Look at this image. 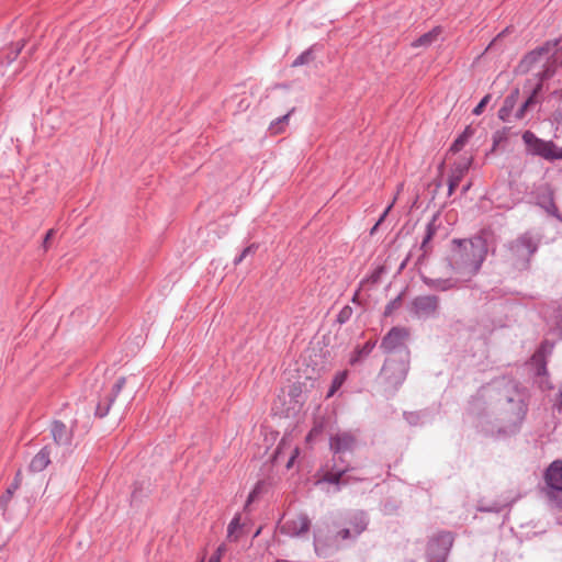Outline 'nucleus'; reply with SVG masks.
I'll return each instance as SVG.
<instances>
[{
	"instance_id": "1",
	"label": "nucleus",
	"mask_w": 562,
	"mask_h": 562,
	"mask_svg": "<svg viewBox=\"0 0 562 562\" xmlns=\"http://www.w3.org/2000/svg\"><path fill=\"white\" fill-rule=\"evenodd\" d=\"M530 394L520 383L494 382L477 390L471 397L468 414L479 431L494 439L520 432L529 409Z\"/></svg>"
},
{
	"instance_id": "2",
	"label": "nucleus",
	"mask_w": 562,
	"mask_h": 562,
	"mask_svg": "<svg viewBox=\"0 0 562 562\" xmlns=\"http://www.w3.org/2000/svg\"><path fill=\"white\" fill-rule=\"evenodd\" d=\"M486 252L485 240L481 237L453 239L449 246L447 260L457 273L471 277L480 270Z\"/></svg>"
},
{
	"instance_id": "3",
	"label": "nucleus",
	"mask_w": 562,
	"mask_h": 562,
	"mask_svg": "<svg viewBox=\"0 0 562 562\" xmlns=\"http://www.w3.org/2000/svg\"><path fill=\"white\" fill-rule=\"evenodd\" d=\"M344 522L346 527L339 529L333 538L323 536L322 530L316 528L314 530V548L317 555H327L335 547V542L355 541L364 532L370 524V517L367 512L362 509H352L346 513Z\"/></svg>"
},
{
	"instance_id": "4",
	"label": "nucleus",
	"mask_w": 562,
	"mask_h": 562,
	"mask_svg": "<svg viewBox=\"0 0 562 562\" xmlns=\"http://www.w3.org/2000/svg\"><path fill=\"white\" fill-rule=\"evenodd\" d=\"M411 359H398L387 357L381 368L379 379L384 386V391L394 395L406 380L409 371Z\"/></svg>"
},
{
	"instance_id": "5",
	"label": "nucleus",
	"mask_w": 562,
	"mask_h": 562,
	"mask_svg": "<svg viewBox=\"0 0 562 562\" xmlns=\"http://www.w3.org/2000/svg\"><path fill=\"white\" fill-rule=\"evenodd\" d=\"M411 331L407 327L394 326L382 338L380 349L389 357L398 359H411V351L407 346Z\"/></svg>"
},
{
	"instance_id": "6",
	"label": "nucleus",
	"mask_w": 562,
	"mask_h": 562,
	"mask_svg": "<svg viewBox=\"0 0 562 562\" xmlns=\"http://www.w3.org/2000/svg\"><path fill=\"white\" fill-rule=\"evenodd\" d=\"M538 249V240L529 234L512 241L506 250V260L517 269H526Z\"/></svg>"
},
{
	"instance_id": "7",
	"label": "nucleus",
	"mask_w": 562,
	"mask_h": 562,
	"mask_svg": "<svg viewBox=\"0 0 562 562\" xmlns=\"http://www.w3.org/2000/svg\"><path fill=\"white\" fill-rule=\"evenodd\" d=\"M351 470L350 465L344 460L342 454L334 456L331 464L326 465V471L318 483L324 482L336 485V490L339 491L341 486L348 485L352 481H359L358 477L348 474Z\"/></svg>"
},
{
	"instance_id": "8",
	"label": "nucleus",
	"mask_w": 562,
	"mask_h": 562,
	"mask_svg": "<svg viewBox=\"0 0 562 562\" xmlns=\"http://www.w3.org/2000/svg\"><path fill=\"white\" fill-rule=\"evenodd\" d=\"M407 310L412 317L419 321L435 318L438 315L439 297L437 295H418L409 302Z\"/></svg>"
},
{
	"instance_id": "9",
	"label": "nucleus",
	"mask_w": 562,
	"mask_h": 562,
	"mask_svg": "<svg viewBox=\"0 0 562 562\" xmlns=\"http://www.w3.org/2000/svg\"><path fill=\"white\" fill-rule=\"evenodd\" d=\"M522 139L531 154L547 160L562 159V147H558L554 143L542 140L530 131L522 134Z\"/></svg>"
},
{
	"instance_id": "10",
	"label": "nucleus",
	"mask_w": 562,
	"mask_h": 562,
	"mask_svg": "<svg viewBox=\"0 0 562 562\" xmlns=\"http://www.w3.org/2000/svg\"><path fill=\"white\" fill-rule=\"evenodd\" d=\"M454 542V536L451 531H439L431 537L427 544L428 559L447 561L450 550Z\"/></svg>"
},
{
	"instance_id": "11",
	"label": "nucleus",
	"mask_w": 562,
	"mask_h": 562,
	"mask_svg": "<svg viewBox=\"0 0 562 562\" xmlns=\"http://www.w3.org/2000/svg\"><path fill=\"white\" fill-rule=\"evenodd\" d=\"M357 446V436L350 430H339L329 437V450L333 456L352 452Z\"/></svg>"
},
{
	"instance_id": "12",
	"label": "nucleus",
	"mask_w": 562,
	"mask_h": 562,
	"mask_svg": "<svg viewBox=\"0 0 562 562\" xmlns=\"http://www.w3.org/2000/svg\"><path fill=\"white\" fill-rule=\"evenodd\" d=\"M126 383V378L120 376L116 382L113 384L111 392L102 400H100L95 406L94 415L99 418L105 417L113 403L115 402L116 397L123 390Z\"/></svg>"
},
{
	"instance_id": "13",
	"label": "nucleus",
	"mask_w": 562,
	"mask_h": 562,
	"mask_svg": "<svg viewBox=\"0 0 562 562\" xmlns=\"http://www.w3.org/2000/svg\"><path fill=\"white\" fill-rule=\"evenodd\" d=\"M311 528V519L306 514H300L293 519L286 520L282 527L281 532L290 537H302L307 533Z\"/></svg>"
},
{
	"instance_id": "14",
	"label": "nucleus",
	"mask_w": 562,
	"mask_h": 562,
	"mask_svg": "<svg viewBox=\"0 0 562 562\" xmlns=\"http://www.w3.org/2000/svg\"><path fill=\"white\" fill-rule=\"evenodd\" d=\"M553 346L549 345L548 341H544L540 345V347L536 350V352L531 357V363L535 369V374L537 376H547L548 368H547V355L551 353Z\"/></svg>"
},
{
	"instance_id": "15",
	"label": "nucleus",
	"mask_w": 562,
	"mask_h": 562,
	"mask_svg": "<svg viewBox=\"0 0 562 562\" xmlns=\"http://www.w3.org/2000/svg\"><path fill=\"white\" fill-rule=\"evenodd\" d=\"M543 477L548 488L562 491V460L552 461Z\"/></svg>"
},
{
	"instance_id": "16",
	"label": "nucleus",
	"mask_w": 562,
	"mask_h": 562,
	"mask_svg": "<svg viewBox=\"0 0 562 562\" xmlns=\"http://www.w3.org/2000/svg\"><path fill=\"white\" fill-rule=\"evenodd\" d=\"M50 435L58 446H70L74 430L68 428L61 420H54L50 425Z\"/></svg>"
},
{
	"instance_id": "17",
	"label": "nucleus",
	"mask_w": 562,
	"mask_h": 562,
	"mask_svg": "<svg viewBox=\"0 0 562 562\" xmlns=\"http://www.w3.org/2000/svg\"><path fill=\"white\" fill-rule=\"evenodd\" d=\"M50 463V448L43 447L31 460L29 469L31 472L38 473L44 471Z\"/></svg>"
},
{
	"instance_id": "18",
	"label": "nucleus",
	"mask_w": 562,
	"mask_h": 562,
	"mask_svg": "<svg viewBox=\"0 0 562 562\" xmlns=\"http://www.w3.org/2000/svg\"><path fill=\"white\" fill-rule=\"evenodd\" d=\"M376 346V340H368L362 346H357L350 353L349 363L350 366H357L362 363Z\"/></svg>"
},
{
	"instance_id": "19",
	"label": "nucleus",
	"mask_w": 562,
	"mask_h": 562,
	"mask_svg": "<svg viewBox=\"0 0 562 562\" xmlns=\"http://www.w3.org/2000/svg\"><path fill=\"white\" fill-rule=\"evenodd\" d=\"M471 165V158H467L462 164L458 165L450 178H449V194H452L456 188L459 186L461 180L463 179L464 175L467 173L469 167Z\"/></svg>"
},
{
	"instance_id": "20",
	"label": "nucleus",
	"mask_w": 562,
	"mask_h": 562,
	"mask_svg": "<svg viewBox=\"0 0 562 562\" xmlns=\"http://www.w3.org/2000/svg\"><path fill=\"white\" fill-rule=\"evenodd\" d=\"M441 33H442L441 27L436 26L432 30H430L429 32L420 35L417 40L412 42L411 45L414 48H419V47L427 48V47L431 46L435 42L438 41Z\"/></svg>"
},
{
	"instance_id": "21",
	"label": "nucleus",
	"mask_w": 562,
	"mask_h": 562,
	"mask_svg": "<svg viewBox=\"0 0 562 562\" xmlns=\"http://www.w3.org/2000/svg\"><path fill=\"white\" fill-rule=\"evenodd\" d=\"M21 484V473L20 471L15 474L12 483L8 486L5 493L0 497V508L5 510L8 504L10 503L13 494L20 487Z\"/></svg>"
},
{
	"instance_id": "22",
	"label": "nucleus",
	"mask_w": 562,
	"mask_h": 562,
	"mask_svg": "<svg viewBox=\"0 0 562 562\" xmlns=\"http://www.w3.org/2000/svg\"><path fill=\"white\" fill-rule=\"evenodd\" d=\"M429 413L426 411L419 412H404V419L411 426H423L430 420Z\"/></svg>"
},
{
	"instance_id": "23",
	"label": "nucleus",
	"mask_w": 562,
	"mask_h": 562,
	"mask_svg": "<svg viewBox=\"0 0 562 562\" xmlns=\"http://www.w3.org/2000/svg\"><path fill=\"white\" fill-rule=\"evenodd\" d=\"M294 112V109H292L289 113L283 115L282 117L277 119L276 121L271 122L269 126V131L272 135H278L284 131V126L288 124L290 115Z\"/></svg>"
},
{
	"instance_id": "24",
	"label": "nucleus",
	"mask_w": 562,
	"mask_h": 562,
	"mask_svg": "<svg viewBox=\"0 0 562 562\" xmlns=\"http://www.w3.org/2000/svg\"><path fill=\"white\" fill-rule=\"evenodd\" d=\"M554 329L559 337L562 339V297L558 301L553 312Z\"/></svg>"
},
{
	"instance_id": "25",
	"label": "nucleus",
	"mask_w": 562,
	"mask_h": 562,
	"mask_svg": "<svg viewBox=\"0 0 562 562\" xmlns=\"http://www.w3.org/2000/svg\"><path fill=\"white\" fill-rule=\"evenodd\" d=\"M346 379H347L346 371L338 372L331 381L330 387L327 393V397L333 396L341 387V385L345 383Z\"/></svg>"
},
{
	"instance_id": "26",
	"label": "nucleus",
	"mask_w": 562,
	"mask_h": 562,
	"mask_svg": "<svg viewBox=\"0 0 562 562\" xmlns=\"http://www.w3.org/2000/svg\"><path fill=\"white\" fill-rule=\"evenodd\" d=\"M405 291H406V288L404 290H402L393 300H391L386 304L385 310H384V315L385 316L392 315L393 312L401 306L402 300H403V295H404Z\"/></svg>"
},
{
	"instance_id": "27",
	"label": "nucleus",
	"mask_w": 562,
	"mask_h": 562,
	"mask_svg": "<svg viewBox=\"0 0 562 562\" xmlns=\"http://www.w3.org/2000/svg\"><path fill=\"white\" fill-rule=\"evenodd\" d=\"M505 505H503L502 503L499 502H493L491 504H487V505H484V504H480L477 506V510L481 512V513H501L503 509H504Z\"/></svg>"
},
{
	"instance_id": "28",
	"label": "nucleus",
	"mask_w": 562,
	"mask_h": 562,
	"mask_svg": "<svg viewBox=\"0 0 562 562\" xmlns=\"http://www.w3.org/2000/svg\"><path fill=\"white\" fill-rule=\"evenodd\" d=\"M353 310L349 305H345L336 316V322L340 325L346 324L352 316Z\"/></svg>"
},
{
	"instance_id": "29",
	"label": "nucleus",
	"mask_w": 562,
	"mask_h": 562,
	"mask_svg": "<svg viewBox=\"0 0 562 562\" xmlns=\"http://www.w3.org/2000/svg\"><path fill=\"white\" fill-rule=\"evenodd\" d=\"M562 491H555V490H548L547 491V497L552 506L555 508H562V496L560 495Z\"/></svg>"
},
{
	"instance_id": "30",
	"label": "nucleus",
	"mask_w": 562,
	"mask_h": 562,
	"mask_svg": "<svg viewBox=\"0 0 562 562\" xmlns=\"http://www.w3.org/2000/svg\"><path fill=\"white\" fill-rule=\"evenodd\" d=\"M241 528L240 515L236 514L227 526V537L233 538L234 533Z\"/></svg>"
},
{
	"instance_id": "31",
	"label": "nucleus",
	"mask_w": 562,
	"mask_h": 562,
	"mask_svg": "<svg viewBox=\"0 0 562 562\" xmlns=\"http://www.w3.org/2000/svg\"><path fill=\"white\" fill-rule=\"evenodd\" d=\"M551 402H552L551 407H552L553 413L562 414V380L559 385V391Z\"/></svg>"
},
{
	"instance_id": "32",
	"label": "nucleus",
	"mask_w": 562,
	"mask_h": 562,
	"mask_svg": "<svg viewBox=\"0 0 562 562\" xmlns=\"http://www.w3.org/2000/svg\"><path fill=\"white\" fill-rule=\"evenodd\" d=\"M258 249V246L256 244H251L248 247H246L241 254L235 259V263L241 262L244 259H246L249 256H254Z\"/></svg>"
},
{
	"instance_id": "33",
	"label": "nucleus",
	"mask_w": 562,
	"mask_h": 562,
	"mask_svg": "<svg viewBox=\"0 0 562 562\" xmlns=\"http://www.w3.org/2000/svg\"><path fill=\"white\" fill-rule=\"evenodd\" d=\"M311 60V52L305 50L300 56L295 58V60L292 64V67H299L302 65L307 64Z\"/></svg>"
},
{
	"instance_id": "34",
	"label": "nucleus",
	"mask_w": 562,
	"mask_h": 562,
	"mask_svg": "<svg viewBox=\"0 0 562 562\" xmlns=\"http://www.w3.org/2000/svg\"><path fill=\"white\" fill-rule=\"evenodd\" d=\"M541 82H539L537 85V87L533 89L532 93L530 94V97L525 101L524 105H525V109H529L535 102H536V95L539 93V91L541 90Z\"/></svg>"
},
{
	"instance_id": "35",
	"label": "nucleus",
	"mask_w": 562,
	"mask_h": 562,
	"mask_svg": "<svg viewBox=\"0 0 562 562\" xmlns=\"http://www.w3.org/2000/svg\"><path fill=\"white\" fill-rule=\"evenodd\" d=\"M490 99H491V95H490V94H486V95H485V97L480 101V103L474 108V110H473V114H475V115H480V114L484 111V109H485V106L487 105V103H488Z\"/></svg>"
},
{
	"instance_id": "36",
	"label": "nucleus",
	"mask_w": 562,
	"mask_h": 562,
	"mask_svg": "<svg viewBox=\"0 0 562 562\" xmlns=\"http://www.w3.org/2000/svg\"><path fill=\"white\" fill-rule=\"evenodd\" d=\"M467 140L464 138H462L461 136H459L454 142L453 144L451 145V148L450 150L453 151V153H458L460 151L463 146L465 145Z\"/></svg>"
},
{
	"instance_id": "37",
	"label": "nucleus",
	"mask_w": 562,
	"mask_h": 562,
	"mask_svg": "<svg viewBox=\"0 0 562 562\" xmlns=\"http://www.w3.org/2000/svg\"><path fill=\"white\" fill-rule=\"evenodd\" d=\"M395 202V199L392 201V203L385 209V211L383 212V214L381 215V217L379 218L378 223L373 226V228L371 229V234H373L375 232V229L378 228V226L384 221V218L386 217L387 213L390 212V210L392 209L393 204Z\"/></svg>"
},
{
	"instance_id": "38",
	"label": "nucleus",
	"mask_w": 562,
	"mask_h": 562,
	"mask_svg": "<svg viewBox=\"0 0 562 562\" xmlns=\"http://www.w3.org/2000/svg\"><path fill=\"white\" fill-rule=\"evenodd\" d=\"M543 379L540 381L539 383V386L541 390H552L554 386L553 384L550 382L548 375L547 376H542Z\"/></svg>"
},
{
	"instance_id": "39",
	"label": "nucleus",
	"mask_w": 562,
	"mask_h": 562,
	"mask_svg": "<svg viewBox=\"0 0 562 562\" xmlns=\"http://www.w3.org/2000/svg\"><path fill=\"white\" fill-rule=\"evenodd\" d=\"M382 510L384 514L390 515L396 510V506H395V504H393L391 502H385L383 504Z\"/></svg>"
},
{
	"instance_id": "40",
	"label": "nucleus",
	"mask_w": 562,
	"mask_h": 562,
	"mask_svg": "<svg viewBox=\"0 0 562 562\" xmlns=\"http://www.w3.org/2000/svg\"><path fill=\"white\" fill-rule=\"evenodd\" d=\"M54 234H55V229H53V228H50V229L46 233L45 238H44V241H43V248H44L45 250H47V248H48V244H49L50 239L54 237Z\"/></svg>"
},
{
	"instance_id": "41",
	"label": "nucleus",
	"mask_w": 562,
	"mask_h": 562,
	"mask_svg": "<svg viewBox=\"0 0 562 562\" xmlns=\"http://www.w3.org/2000/svg\"><path fill=\"white\" fill-rule=\"evenodd\" d=\"M473 135V130L471 126H467L463 133L460 135L462 138H464L467 142L468 139Z\"/></svg>"
},
{
	"instance_id": "42",
	"label": "nucleus",
	"mask_w": 562,
	"mask_h": 562,
	"mask_svg": "<svg viewBox=\"0 0 562 562\" xmlns=\"http://www.w3.org/2000/svg\"><path fill=\"white\" fill-rule=\"evenodd\" d=\"M226 551V546L224 543L220 544L213 554H218V559L222 560L224 552Z\"/></svg>"
},
{
	"instance_id": "43",
	"label": "nucleus",
	"mask_w": 562,
	"mask_h": 562,
	"mask_svg": "<svg viewBox=\"0 0 562 562\" xmlns=\"http://www.w3.org/2000/svg\"><path fill=\"white\" fill-rule=\"evenodd\" d=\"M527 110L528 109H525V105L522 104L521 108L517 111L516 116L518 119H522Z\"/></svg>"
},
{
	"instance_id": "44",
	"label": "nucleus",
	"mask_w": 562,
	"mask_h": 562,
	"mask_svg": "<svg viewBox=\"0 0 562 562\" xmlns=\"http://www.w3.org/2000/svg\"><path fill=\"white\" fill-rule=\"evenodd\" d=\"M255 495H256V491H252V492L248 495L247 502H246V504H245V509H246V508L249 506V504L254 501Z\"/></svg>"
},
{
	"instance_id": "45",
	"label": "nucleus",
	"mask_w": 562,
	"mask_h": 562,
	"mask_svg": "<svg viewBox=\"0 0 562 562\" xmlns=\"http://www.w3.org/2000/svg\"><path fill=\"white\" fill-rule=\"evenodd\" d=\"M432 235H434V231L430 227H428L427 235H426L423 244L425 245L428 240H430Z\"/></svg>"
},
{
	"instance_id": "46",
	"label": "nucleus",
	"mask_w": 562,
	"mask_h": 562,
	"mask_svg": "<svg viewBox=\"0 0 562 562\" xmlns=\"http://www.w3.org/2000/svg\"><path fill=\"white\" fill-rule=\"evenodd\" d=\"M441 286L439 288L441 291H447V290H450L452 288V284L453 283H440Z\"/></svg>"
},
{
	"instance_id": "47",
	"label": "nucleus",
	"mask_w": 562,
	"mask_h": 562,
	"mask_svg": "<svg viewBox=\"0 0 562 562\" xmlns=\"http://www.w3.org/2000/svg\"><path fill=\"white\" fill-rule=\"evenodd\" d=\"M207 562H221L218 554H212Z\"/></svg>"
},
{
	"instance_id": "48",
	"label": "nucleus",
	"mask_w": 562,
	"mask_h": 562,
	"mask_svg": "<svg viewBox=\"0 0 562 562\" xmlns=\"http://www.w3.org/2000/svg\"><path fill=\"white\" fill-rule=\"evenodd\" d=\"M359 291H360V288L353 293L352 302H357Z\"/></svg>"
},
{
	"instance_id": "49",
	"label": "nucleus",
	"mask_w": 562,
	"mask_h": 562,
	"mask_svg": "<svg viewBox=\"0 0 562 562\" xmlns=\"http://www.w3.org/2000/svg\"><path fill=\"white\" fill-rule=\"evenodd\" d=\"M294 459H295V454L290 458V460H289V462L286 464L288 468H290L292 465Z\"/></svg>"
},
{
	"instance_id": "50",
	"label": "nucleus",
	"mask_w": 562,
	"mask_h": 562,
	"mask_svg": "<svg viewBox=\"0 0 562 562\" xmlns=\"http://www.w3.org/2000/svg\"><path fill=\"white\" fill-rule=\"evenodd\" d=\"M428 562H445V561H440V560H436V559H428Z\"/></svg>"
},
{
	"instance_id": "51",
	"label": "nucleus",
	"mask_w": 562,
	"mask_h": 562,
	"mask_svg": "<svg viewBox=\"0 0 562 562\" xmlns=\"http://www.w3.org/2000/svg\"><path fill=\"white\" fill-rule=\"evenodd\" d=\"M407 562H414V561H413V560H409V561H407Z\"/></svg>"
}]
</instances>
